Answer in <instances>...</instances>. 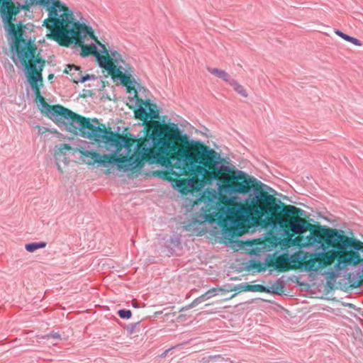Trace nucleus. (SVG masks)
I'll use <instances>...</instances> for the list:
<instances>
[{"label": "nucleus", "instance_id": "obj_1", "mask_svg": "<svg viewBox=\"0 0 363 363\" xmlns=\"http://www.w3.org/2000/svg\"><path fill=\"white\" fill-rule=\"evenodd\" d=\"M152 124L154 127L152 134L133 147L138 167L143 164L146 155H151L158 162H162L169 160L172 156L177 155L179 150H185L190 155L200 156L208 162L218 153L199 141L191 140L174 123L162 125L160 122L153 121Z\"/></svg>", "mask_w": 363, "mask_h": 363}, {"label": "nucleus", "instance_id": "obj_2", "mask_svg": "<svg viewBox=\"0 0 363 363\" xmlns=\"http://www.w3.org/2000/svg\"><path fill=\"white\" fill-rule=\"evenodd\" d=\"M177 153V155L172 156L164 162L175 174L191 176L186 182L182 180L176 182L178 191L183 194L191 190L200 191L213 182L216 183L218 189L220 183H223L224 174L230 172L228 162L219 153H216V157L208 162L200 156L190 155L185 150H179Z\"/></svg>", "mask_w": 363, "mask_h": 363}, {"label": "nucleus", "instance_id": "obj_3", "mask_svg": "<svg viewBox=\"0 0 363 363\" xmlns=\"http://www.w3.org/2000/svg\"><path fill=\"white\" fill-rule=\"evenodd\" d=\"M89 121V124L94 127H97L101 133H99V138L94 139L84 137L96 143H104L107 145L112 146L115 148V151L108 155L101 156L100 154L84 150L80 153L83 157L85 163L89 165L98 164L103 167H106L108 164L115 163L119 170L127 172L133 170L138 167V162L134 155L133 147L134 141L128 140L113 131H108L106 129L104 125L100 126V123L96 118H86Z\"/></svg>", "mask_w": 363, "mask_h": 363}, {"label": "nucleus", "instance_id": "obj_4", "mask_svg": "<svg viewBox=\"0 0 363 363\" xmlns=\"http://www.w3.org/2000/svg\"><path fill=\"white\" fill-rule=\"evenodd\" d=\"M16 13L18 10L13 3L8 1L2 3L0 14L9 35L13 39L12 52L15 54L13 60L16 65L19 62L28 73L36 72L37 66L40 71H43L45 62L39 55H35L38 48L27 33V30L32 31L33 26L31 23L23 25L19 22L16 30L15 25L11 22L13 15Z\"/></svg>", "mask_w": 363, "mask_h": 363}, {"label": "nucleus", "instance_id": "obj_5", "mask_svg": "<svg viewBox=\"0 0 363 363\" xmlns=\"http://www.w3.org/2000/svg\"><path fill=\"white\" fill-rule=\"evenodd\" d=\"M33 4L47 6L49 18L44 21L43 26L50 29L47 36L60 45L70 43L71 36L81 37L88 33L85 24L76 21L72 11L60 0H25L24 4L18 3L16 9L29 10Z\"/></svg>", "mask_w": 363, "mask_h": 363}, {"label": "nucleus", "instance_id": "obj_6", "mask_svg": "<svg viewBox=\"0 0 363 363\" xmlns=\"http://www.w3.org/2000/svg\"><path fill=\"white\" fill-rule=\"evenodd\" d=\"M230 172L224 174L223 183H220L218 192L221 200L234 205L238 194H247V203L252 206H266L269 199L274 196L265 191L266 185L244 172L235 170L229 166Z\"/></svg>", "mask_w": 363, "mask_h": 363}, {"label": "nucleus", "instance_id": "obj_7", "mask_svg": "<svg viewBox=\"0 0 363 363\" xmlns=\"http://www.w3.org/2000/svg\"><path fill=\"white\" fill-rule=\"evenodd\" d=\"M42 71L37 66L36 72L28 73V80L33 91L38 99L40 104L45 107L50 113V117L55 121L59 125H69L73 131L78 133L82 137H87L90 138H99L101 131L89 124V121L86 118L81 116L72 111L64 108L60 105L50 106L48 105L44 98L40 96V88L38 82H43Z\"/></svg>", "mask_w": 363, "mask_h": 363}, {"label": "nucleus", "instance_id": "obj_8", "mask_svg": "<svg viewBox=\"0 0 363 363\" xmlns=\"http://www.w3.org/2000/svg\"><path fill=\"white\" fill-rule=\"evenodd\" d=\"M320 246L314 253H306L303 256L300 252L294 255L284 253L288 264L293 263L294 266L303 269L306 272H316L320 268L325 267L333 263L331 248L327 251L324 244L320 241Z\"/></svg>", "mask_w": 363, "mask_h": 363}, {"label": "nucleus", "instance_id": "obj_9", "mask_svg": "<svg viewBox=\"0 0 363 363\" xmlns=\"http://www.w3.org/2000/svg\"><path fill=\"white\" fill-rule=\"evenodd\" d=\"M245 203L237 206L236 208H230L228 210L227 218L229 224L233 228H239L245 223L258 222L264 213H267L265 206H252L247 203L246 198L244 199Z\"/></svg>", "mask_w": 363, "mask_h": 363}, {"label": "nucleus", "instance_id": "obj_10", "mask_svg": "<svg viewBox=\"0 0 363 363\" xmlns=\"http://www.w3.org/2000/svg\"><path fill=\"white\" fill-rule=\"evenodd\" d=\"M74 18L75 19L74 17ZM76 21L81 23L77 18H76ZM82 23H83V21ZM84 23L86 24L84 22ZM85 26L87 28L88 33L85 34L84 35H82L81 37H79L78 35L71 36L70 37V43H67L65 45L67 46V45L74 43L75 44H78L81 47V53L80 54L82 57L88 56L89 54H94V55H95L96 52H98L95 44L92 43L90 46H88L86 45H84V42L82 41V40L84 38L86 37L87 35H89L91 38L94 39L95 41L100 45V47L101 48V52L104 54L108 55V50H107L106 46L100 43L99 41L94 37L93 31H92V28L86 25H85Z\"/></svg>", "mask_w": 363, "mask_h": 363}, {"label": "nucleus", "instance_id": "obj_11", "mask_svg": "<svg viewBox=\"0 0 363 363\" xmlns=\"http://www.w3.org/2000/svg\"><path fill=\"white\" fill-rule=\"evenodd\" d=\"M136 97V106L138 108L135 111V116L136 118L146 122L147 119L159 118V111L156 104H152L150 101H144Z\"/></svg>", "mask_w": 363, "mask_h": 363}, {"label": "nucleus", "instance_id": "obj_12", "mask_svg": "<svg viewBox=\"0 0 363 363\" xmlns=\"http://www.w3.org/2000/svg\"><path fill=\"white\" fill-rule=\"evenodd\" d=\"M133 74V69L129 66H126L119 70V72L116 74L114 79H118L128 89L135 91V86H138L139 84L135 81Z\"/></svg>", "mask_w": 363, "mask_h": 363}, {"label": "nucleus", "instance_id": "obj_13", "mask_svg": "<svg viewBox=\"0 0 363 363\" xmlns=\"http://www.w3.org/2000/svg\"><path fill=\"white\" fill-rule=\"evenodd\" d=\"M99 62L100 67L106 69L108 73L113 75V77L116 75L121 69H123V67H117L108 57L101 55L99 52H96L94 55Z\"/></svg>", "mask_w": 363, "mask_h": 363}, {"label": "nucleus", "instance_id": "obj_14", "mask_svg": "<svg viewBox=\"0 0 363 363\" xmlns=\"http://www.w3.org/2000/svg\"><path fill=\"white\" fill-rule=\"evenodd\" d=\"M290 230L295 234H301L306 231L308 229H311L313 225L309 223L304 218L296 216L291 220L289 223Z\"/></svg>", "mask_w": 363, "mask_h": 363}, {"label": "nucleus", "instance_id": "obj_15", "mask_svg": "<svg viewBox=\"0 0 363 363\" xmlns=\"http://www.w3.org/2000/svg\"><path fill=\"white\" fill-rule=\"evenodd\" d=\"M282 204L283 203H281V201L279 199L275 197H274V199L272 200L269 199V201L266 203L267 211L269 209V212L272 216L279 215Z\"/></svg>", "mask_w": 363, "mask_h": 363}, {"label": "nucleus", "instance_id": "obj_16", "mask_svg": "<svg viewBox=\"0 0 363 363\" xmlns=\"http://www.w3.org/2000/svg\"><path fill=\"white\" fill-rule=\"evenodd\" d=\"M207 70L211 74L223 79L224 82L228 83L229 84L230 82L233 79L230 77V74L224 70L210 67H207Z\"/></svg>", "mask_w": 363, "mask_h": 363}, {"label": "nucleus", "instance_id": "obj_17", "mask_svg": "<svg viewBox=\"0 0 363 363\" xmlns=\"http://www.w3.org/2000/svg\"><path fill=\"white\" fill-rule=\"evenodd\" d=\"M274 268L279 272H285L291 268L290 265L288 264L285 256L283 255H280L273 263Z\"/></svg>", "mask_w": 363, "mask_h": 363}, {"label": "nucleus", "instance_id": "obj_18", "mask_svg": "<svg viewBox=\"0 0 363 363\" xmlns=\"http://www.w3.org/2000/svg\"><path fill=\"white\" fill-rule=\"evenodd\" d=\"M285 287V281L281 279H278L271 286V292L275 294H281Z\"/></svg>", "mask_w": 363, "mask_h": 363}, {"label": "nucleus", "instance_id": "obj_19", "mask_svg": "<svg viewBox=\"0 0 363 363\" xmlns=\"http://www.w3.org/2000/svg\"><path fill=\"white\" fill-rule=\"evenodd\" d=\"M81 67L74 65H67L64 72L69 74L71 77V80L73 82L74 77H79L80 75Z\"/></svg>", "mask_w": 363, "mask_h": 363}, {"label": "nucleus", "instance_id": "obj_20", "mask_svg": "<svg viewBox=\"0 0 363 363\" xmlns=\"http://www.w3.org/2000/svg\"><path fill=\"white\" fill-rule=\"evenodd\" d=\"M181 244L180 238L178 236H172L165 242V247L169 249L171 253L176 247H178Z\"/></svg>", "mask_w": 363, "mask_h": 363}, {"label": "nucleus", "instance_id": "obj_21", "mask_svg": "<svg viewBox=\"0 0 363 363\" xmlns=\"http://www.w3.org/2000/svg\"><path fill=\"white\" fill-rule=\"evenodd\" d=\"M298 211H303L302 210L296 208L294 206H285L284 203L281 206L279 214L283 213L286 216L295 215Z\"/></svg>", "mask_w": 363, "mask_h": 363}, {"label": "nucleus", "instance_id": "obj_22", "mask_svg": "<svg viewBox=\"0 0 363 363\" xmlns=\"http://www.w3.org/2000/svg\"><path fill=\"white\" fill-rule=\"evenodd\" d=\"M230 85L231 86H233V88L234 89V90L238 92L240 95H241L243 97H247L248 96V94H247V92L246 91V90L245 89V88L243 87V86H242L241 84H240L238 81H236L235 79H233L230 83Z\"/></svg>", "mask_w": 363, "mask_h": 363}, {"label": "nucleus", "instance_id": "obj_23", "mask_svg": "<svg viewBox=\"0 0 363 363\" xmlns=\"http://www.w3.org/2000/svg\"><path fill=\"white\" fill-rule=\"evenodd\" d=\"M47 245L45 242H30L25 245L26 250L29 252H33L38 249L44 248Z\"/></svg>", "mask_w": 363, "mask_h": 363}, {"label": "nucleus", "instance_id": "obj_24", "mask_svg": "<svg viewBox=\"0 0 363 363\" xmlns=\"http://www.w3.org/2000/svg\"><path fill=\"white\" fill-rule=\"evenodd\" d=\"M96 79V77L93 74H86L84 76L82 75V72H80V75L79 77H74V79H73V82L74 83H79V82H81V83H84L86 81H89V80H91V79Z\"/></svg>", "mask_w": 363, "mask_h": 363}, {"label": "nucleus", "instance_id": "obj_25", "mask_svg": "<svg viewBox=\"0 0 363 363\" xmlns=\"http://www.w3.org/2000/svg\"><path fill=\"white\" fill-rule=\"evenodd\" d=\"M219 292H225V290L220 287L212 288L204 293L207 300L218 294Z\"/></svg>", "mask_w": 363, "mask_h": 363}, {"label": "nucleus", "instance_id": "obj_26", "mask_svg": "<svg viewBox=\"0 0 363 363\" xmlns=\"http://www.w3.org/2000/svg\"><path fill=\"white\" fill-rule=\"evenodd\" d=\"M118 315L121 318L129 319L132 316V312L130 310L121 309L118 311Z\"/></svg>", "mask_w": 363, "mask_h": 363}, {"label": "nucleus", "instance_id": "obj_27", "mask_svg": "<svg viewBox=\"0 0 363 363\" xmlns=\"http://www.w3.org/2000/svg\"><path fill=\"white\" fill-rule=\"evenodd\" d=\"M247 289L250 291H265V288L262 285H247Z\"/></svg>", "mask_w": 363, "mask_h": 363}, {"label": "nucleus", "instance_id": "obj_28", "mask_svg": "<svg viewBox=\"0 0 363 363\" xmlns=\"http://www.w3.org/2000/svg\"><path fill=\"white\" fill-rule=\"evenodd\" d=\"M207 298L205 296L204 294H202L201 296L197 297L196 298H195L191 303H190V306H194V307H196V306H198L199 304H200L201 303L206 301Z\"/></svg>", "mask_w": 363, "mask_h": 363}, {"label": "nucleus", "instance_id": "obj_29", "mask_svg": "<svg viewBox=\"0 0 363 363\" xmlns=\"http://www.w3.org/2000/svg\"><path fill=\"white\" fill-rule=\"evenodd\" d=\"M207 298L205 296L204 294H202L201 296L197 297L196 298H195L191 303H190V306H194V307H196V306H198L199 304H200L201 303L206 301Z\"/></svg>", "mask_w": 363, "mask_h": 363}, {"label": "nucleus", "instance_id": "obj_30", "mask_svg": "<svg viewBox=\"0 0 363 363\" xmlns=\"http://www.w3.org/2000/svg\"><path fill=\"white\" fill-rule=\"evenodd\" d=\"M42 338L47 339V340L50 339V338L55 339V340H61V336L59 333L52 332L50 334L42 336Z\"/></svg>", "mask_w": 363, "mask_h": 363}, {"label": "nucleus", "instance_id": "obj_31", "mask_svg": "<svg viewBox=\"0 0 363 363\" xmlns=\"http://www.w3.org/2000/svg\"><path fill=\"white\" fill-rule=\"evenodd\" d=\"M71 149V146L66 143H62L57 146V150L61 153H62L64 150H70Z\"/></svg>", "mask_w": 363, "mask_h": 363}, {"label": "nucleus", "instance_id": "obj_32", "mask_svg": "<svg viewBox=\"0 0 363 363\" xmlns=\"http://www.w3.org/2000/svg\"><path fill=\"white\" fill-rule=\"evenodd\" d=\"M138 325H139V322L135 323H130L126 326L125 329L129 334H133L135 332V328Z\"/></svg>", "mask_w": 363, "mask_h": 363}, {"label": "nucleus", "instance_id": "obj_33", "mask_svg": "<svg viewBox=\"0 0 363 363\" xmlns=\"http://www.w3.org/2000/svg\"><path fill=\"white\" fill-rule=\"evenodd\" d=\"M112 60L115 61L116 63H118L119 60H121V55L116 51L111 52Z\"/></svg>", "mask_w": 363, "mask_h": 363}, {"label": "nucleus", "instance_id": "obj_34", "mask_svg": "<svg viewBox=\"0 0 363 363\" xmlns=\"http://www.w3.org/2000/svg\"><path fill=\"white\" fill-rule=\"evenodd\" d=\"M348 42H350L351 43L357 45V46H362V43L360 40H359L357 38H355L354 37L350 36V39L348 40Z\"/></svg>", "mask_w": 363, "mask_h": 363}, {"label": "nucleus", "instance_id": "obj_35", "mask_svg": "<svg viewBox=\"0 0 363 363\" xmlns=\"http://www.w3.org/2000/svg\"><path fill=\"white\" fill-rule=\"evenodd\" d=\"M194 308V306H190V303L184 307H182L181 309H180V311H187L190 308Z\"/></svg>", "mask_w": 363, "mask_h": 363}, {"label": "nucleus", "instance_id": "obj_36", "mask_svg": "<svg viewBox=\"0 0 363 363\" xmlns=\"http://www.w3.org/2000/svg\"><path fill=\"white\" fill-rule=\"evenodd\" d=\"M335 34H337L338 36H340V38H342V35H344L345 33L343 32H342L341 30H338V29H336L335 30Z\"/></svg>", "mask_w": 363, "mask_h": 363}, {"label": "nucleus", "instance_id": "obj_37", "mask_svg": "<svg viewBox=\"0 0 363 363\" xmlns=\"http://www.w3.org/2000/svg\"><path fill=\"white\" fill-rule=\"evenodd\" d=\"M342 38L344 39L346 41H348V40L350 39V35H347V34L345 33L344 35H342Z\"/></svg>", "mask_w": 363, "mask_h": 363}, {"label": "nucleus", "instance_id": "obj_38", "mask_svg": "<svg viewBox=\"0 0 363 363\" xmlns=\"http://www.w3.org/2000/svg\"><path fill=\"white\" fill-rule=\"evenodd\" d=\"M57 169H58V170H59L61 173H62V168H61L60 165L57 162Z\"/></svg>", "mask_w": 363, "mask_h": 363}, {"label": "nucleus", "instance_id": "obj_39", "mask_svg": "<svg viewBox=\"0 0 363 363\" xmlns=\"http://www.w3.org/2000/svg\"><path fill=\"white\" fill-rule=\"evenodd\" d=\"M53 77H54V74H50L48 75V79H49V80H50V79H52L53 78Z\"/></svg>", "mask_w": 363, "mask_h": 363}, {"label": "nucleus", "instance_id": "obj_40", "mask_svg": "<svg viewBox=\"0 0 363 363\" xmlns=\"http://www.w3.org/2000/svg\"><path fill=\"white\" fill-rule=\"evenodd\" d=\"M250 267H252V268H255V264H251Z\"/></svg>", "mask_w": 363, "mask_h": 363}, {"label": "nucleus", "instance_id": "obj_41", "mask_svg": "<svg viewBox=\"0 0 363 363\" xmlns=\"http://www.w3.org/2000/svg\"><path fill=\"white\" fill-rule=\"evenodd\" d=\"M167 351H168V350H166V351L164 352V353L163 354V355H166V353L167 352Z\"/></svg>", "mask_w": 363, "mask_h": 363}]
</instances>
